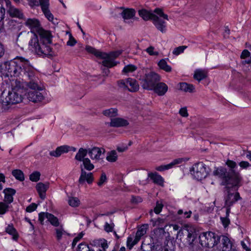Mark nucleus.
<instances>
[{"label": "nucleus", "instance_id": "obj_3", "mask_svg": "<svg viewBox=\"0 0 251 251\" xmlns=\"http://www.w3.org/2000/svg\"><path fill=\"white\" fill-rule=\"evenodd\" d=\"M226 164L229 168L228 170L223 167L216 168L213 175L222 179L221 185L232 184V187H236L242 179L240 173L235 170L237 167V164L233 160L227 159Z\"/></svg>", "mask_w": 251, "mask_h": 251}, {"label": "nucleus", "instance_id": "obj_45", "mask_svg": "<svg viewBox=\"0 0 251 251\" xmlns=\"http://www.w3.org/2000/svg\"><path fill=\"white\" fill-rule=\"evenodd\" d=\"M182 161H183V158H178L174 159L170 163L166 165L167 170L172 168L176 165L181 163L182 162Z\"/></svg>", "mask_w": 251, "mask_h": 251}, {"label": "nucleus", "instance_id": "obj_35", "mask_svg": "<svg viewBox=\"0 0 251 251\" xmlns=\"http://www.w3.org/2000/svg\"><path fill=\"white\" fill-rule=\"evenodd\" d=\"M12 175L15 178L20 181H23L25 180V175L23 172L19 169L13 170L12 171Z\"/></svg>", "mask_w": 251, "mask_h": 251}, {"label": "nucleus", "instance_id": "obj_50", "mask_svg": "<svg viewBox=\"0 0 251 251\" xmlns=\"http://www.w3.org/2000/svg\"><path fill=\"white\" fill-rule=\"evenodd\" d=\"M187 48L186 46H181L176 48L173 51V53L176 55H178L184 51L185 49Z\"/></svg>", "mask_w": 251, "mask_h": 251}, {"label": "nucleus", "instance_id": "obj_31", "mask_svg": "<svg viewBox=\"0 0 251 251\" xmlns=\"http://www.w3.org/2000/svg\"><path fill=\"white\" fill-rule=\"evenodd\" d=\"M179 89L185 92L192 93L195 89L194 86L192 84H189L186 82H180Z\"/></svg>", "mask_w": 251, "mask_h": 251}, {"label": "nucleus", "instance_id": "obj_53", "mask_svg": "<svg viewBox=\"0 0 251 251\" xmlns=\"http://www.w3.org/2000/svg\"><path fill=\"white\" fill-rule=\"evenodd\" d=\"M220 220H221V221L222 222V224L223 226L225 228H226L227 226H228L230 224V221L229 218H228L227 217H221Z\"/></svg>", "mask_w": 251, "mask_h": 251}, {"label": "nucleus", "instance_id": "obj_2", "mask_svg": "<svg viewBox=\"0 0 251 251\" xmlns=\"http://www.w3.org/2000/svg\"><path fill=\"white\" fill-rule=\"evenodd\" d=\"M3 69L6 72L7 76H23L27 77L28 79L33 77V81L37 80V77L35 76V71L30 64L29 61L22 57L15 58L9 61L5 62L3 64Z\"/></svg>", "mask_w": 251, "mask_h": 251}, {"label": "nucleus", "instance_id": "obj_60", "mask_svg": "<svg viewBox=\"0 0 251 251\" xmlns=\"http://www.w3.org/2000/svg\"><path fill=\"white\" fill-rule=\"evenodd\" d=\"M154 48L152 46H150L146 50V51L150 55H154L157 56L158 55L159 53L158 51H154L153 50Z\"/></svg>", "mask_w": 251, "mask_h": 251}, {"label": "nucleus", "instance_id": "obj_61", "mask_svg": "<svg viewBox=\"0 0 251 251\" xmlns=\"http://www.w3.org/2000/svg\"><path fill=\"white\" fill-rule=\"evenodd\" d=\"M114 227V224H109L107 222H106L104 226L105 231L107 232H112Z\"/></svg>", "mask_w": 251, "mask_h": 251}, {"label": "nucleus", "instance_id": "obj_8", "mask_svg": "<svg viewBox=\"0 0 251 251\" xmlns=\"http://www.w3.org/2000/svg\"><path fill=\"white\" fill-rule=\"evenodd\" d=\"M160 79L161 77L159 74L151 71L141 76L140 84L143 89L151 91L155 84L160 81Z\"/></svg>", "mask_w": 251, "mask_h": 251}, {"label": "nucleus", "instance_id": "obj_24", "mask_svg": "<svg viewBox=\"0 0 251 251\" xmlns=\"http://www.w3.org/2000/svg\"><path fill=\"white\" fill-rule=\"evenodd\" d=\"M152 23L158 30L162 33L166 31V23L160 19L157 15H156L155 18L153 19Z\"/></svg>", "mask_w": 251, "mask_h": 251}, {"label": "nucleus", "instance_id": "obj_55", "mask_svg": "<svg viewBox=\"0 0 251 251\" xmlns=\"http://www.w3.org/2000/svg\"><path fill=\"white\" fill-rule=\"evenodd\" d=\"M49 0H39L38 6H41V9L49 7Z\"/></svg>", "mask_w": 251, "mask_h": 251}, {"label": "nucleus", "instance_id": "obj_6", "mask_svg": "<svg viewBox=\"0 0 251 251\" xmlns=\"http://www.w3.org/2000/svg\"><path fill=\"white\" fill-rule=\"evenodd\" d=\"M29 81L26 82V86L30 90L25 93L27 99L34 103H37L42 101L44 99V96L42 93L43 88L39 84L40 80L37 77V80L33 81L34 78L28 79Z\"/></svg>", "mask_w": 251, "mask_h": 251}, {"label": "nucleus", "instance_id": "obj_19", "mask_svg": "<svg viewBox=\"0 0 251 251\" xmlns=\"http://www.w3.org/2000/svg\"><path fill=\"white\" fill-rule=\"evenodd\" d=\"M139 89V85L136 79L131 78H126V89L131 92H136Z\"/></svg>", "mask_w": 251, "mask_h": 251}, {"label": "nucleus", "instance_id": "obj_10", "mask_svg": "<svg viewBox=\"0 0 251 251\" xmlns=\"http://www.w3.org/2000/svg\"><path fill=\"white\" fill-rule=\"evenodd\" d=\"M224 185L226 186L225 188L227 193L226 196L225 198V205L232 206L238 200L242 199L239 192H236L234 193L235 191L238 190L241 184L240 183L238 184L236 187H232V184H225Z\"/></svg>", "mask_w": 251, "mask_h": 251}, {"label": "nucleus", "instance_id": "obj_13", "mask_svg": "<svg viewBox=\"0 0 251 251\" xmlns=\"http://www.w3.org/2000/svg\"><path fill=\"white\" fill-rule=\"evenodd\" d=\"M25 25L30 28L31 32L33 35L37 34V33L43 28L40 21L36 19H28L25 23Z\"/></svg>", "mask_w": 251, "mask_h": 251}, {"label": "nucleus", "instance_id": "obj_23", "mask_svg": "<svg viewBox=\"0 0 251 251\" xmlns=\"http://www.w3.org/2000/svg\"><path fill=\"white\" fill-rule=\"evenodd\" d=\"M90 244L94 247H101L102 249H99V250H105L108 248L107 240L103 238L95 239L90 242Z\"/></svg>", "mask_w": 251, "mask_h": 251}, {"label": "nucleus", "instance_id": "obj_28", "mask_svg": "<svg viewBox=\"0 0 251 251\" xmlns=\"http://www.w3.org/2000/svg\"><path fill=\"white\" fill-rule=\"evenodd\" d=\"M148 227V224H143L138 227L137 230L134 235L136 236L135 242H138L142 236L144 235L147 232V229Z\"/></svg>", "mask_w": 251, "mask_h": 251}, {"label": "nucleus", "instance_id": "obj_20", "mask_svg": "<svg viewBox=\"0 0 251 251\" xmlns=\"http://www.w3.org/2000/svg\"><path fill=\"white\" fill-rule=\"evenodd\" d=\"M70 146L68 145H63L58 147L55 151L50 152V155L51 156L58 157L64 153H67L69 151Z\"/></svg>", "mask_w": 251, "mask_h": 251}, {"label": "nucleus", "instance_id": "obj_42", "mask_svg": "<svg viewBox=\"0 0 251 251\" xmlns=\"http://www.w3.org/2000/svg\"><path fill=\"white\" fill-rule=\"evenodd\" d=\"M68 203L72 207H77L80 204V201L76 197H70L68 200Z\"/></svg>", "mask_w": 251, "mask_h": 251}, {"label": "nucleus", "instance_id": "obj_56", "mask_svg": "<svg viewBox=\"0 0 251 251\" xmlns=\"http://www.w3.org/2000/svg\"><path fill=\"white\" fill-rule=\"evenodd\" d=\"M137 66L131 64H126V75L129 73L134 72L137 70Z\"/></svg>", "mask_w": 251, "mask_h": 251}, {"label": "nucleus", "instance_id": "obj_25", "mask_svg": "<svg viewBox=\"0 0 251 251\" xmlns=\"http://www.w3.org/2000/svg\"><path fill=\"white\" fill-rule=\"evenodd\" d=\"M148 177L152 180V182L158 185L163 186L164 185V179L159 175L157 172L149 173L148 174Z\"/></svg>", "mask_w": 251, "mask_h": 251}, {"label": "nucleus", "instance_id": "obj_62", "mask_svg": "<svg viewBox=\"0 0 251 251\" xmlns=\"http://www.w3.org/2000/svg\"><path fill=\"white\" fill-rule=\"evenodd\" d=\"M251 57L250 52L248 50H244L242 51L241 54V58L242 59H246Z\"/></svg>", "mask_w": 251, "mask_h": 251}, {"label": "nucleus", "instance_id": "obj_38", "mask_svg": "<svg viewBox=\"0 0 251 251\" xmlns=\"http://www.w3.org/2000/svg\"><path fill=\"white\" fill-rule=\"evenodd\" d=\"M102 114L105 116L111 118L114 117L118 115V110L116 108H111L103 110Z\"/></svg>", "mask_w": 251, "mask_h": 251}, {"label": "nucleus", "instance_id": "obj_63", "mask_svg": "<svg viewBox=\"0 0 251 251\" xmlns=\"http://www.w3.org/2000/svg\"><path fill=\"white\" fill-rule=\"evenodd\" d=\"M179 113L183 117H187L188 116L187 108L186 107L181 108L179 111Z\"/></svg>", "mask_w": 251, "mask_h": 251}, {"label": "nucleus", "instance_id": "obj_54", "mask_svg": "<svg viewBox=\"0 0 251 251\" xmlns=\"http://www.w3.org/2000/svg\"><path fill=\"white\" fill-rule=\"evenodd\" d=\"M163 205L162 203H159L158 201H157L156 203V206L154 208L153 211L156 214H158L162 211L163 208Z\"/></svg>", "mask_w": 251, "mask_h": 251}, {"label": "nucleus", "instance_id": "obj_48", "mask_svg": "<svg viewBox=\"0 0 251 251\" xmlns=\"http://www.w3.org/2000/svg\"><path fill=\"white\" fill-rule=\"evenodd\" d=\"M77 251H90V248L88 244L85 242L79 244L77 248Z\"/></svg>", "mask_w": 251, "mask_h": 251}, {"label": "nucleus", "instance_id": "obj_4", "mask_svg": "<svg viewBox=\"0 0 251 251\" xmlns=\"http://www.w3.org/2000/svg\"><path fill=\"white\" fill-rule=\"evenodd\" d=\"M85 49L88 52L94 54L98 58L103 59L101 64L104 68H102V70L103 73L106 75H108L110 73L108 68L117 65V62L114 60L122 53L121 50L112 51L109 53L102 52L90 46H86Z\"/></svg>", "mask_w": 251, "mask_h": 251}, {"label": "nucleus", "instance_id": "obj_16", "mask_svg": "<svg viewBox=\"0 0 251 251\" xmlns=\"http://www.w3.org/2000/svg\"><path fill=\"white\" fill-rule=\"evenodd\" d=\"M50 183L46 182L43 183L40 182L37 183L36 185V189L39 194V197L42 200H44L46 198V194L48 189L49 188Z\"/></svg>", "mask_w": 251, "mask_h": 251}, {"label": "nucleus", "instance_id": "obj_58", "mask_svg": "<svg viewBox=\"0 0 251 251\" xmlns=\"http://www.w3.org/2000/svg\"><path fill=\"white\" fill-rule=\"evenodd\" d=\"M48 212H41L39 214V221L41 225L44 224V221L48 216Z\"/></svg>", "mask_w": 251, "mask_h": 251}, {"label": "nucleus", "instance_id": "obj_47", "mask_svg": "<svg viewBox=\"0 0 251 251\" xmlns=\"http://www.w3.org/2000/svg\"><path fill=\"white\" fill-rule=\"evenodd\" d=\"M153 12L158 15H159L160 17H162L163 19L167 20L168 21L169 20L168 15L164 13L162 9L160 8H156L154 10Z\"/></svg>", "mask_w": 251, "mask_h": 251}, {"label": "nucleus", "instance_id": "obj_7", "mask_svg": "<svg viewBox=\"0 0 251 251\" xmlns=\"http://www.w3.org/2000/svg\"><path fill=\"white\" fill-rule=\"evenodd\" d=\"M221 236L212 231L203 232L199 235V243L202 247L213 248L220 242Z\"/></svg>", "mask_w": 251, "mask_h": 251}, {"label": "nucleus", "instance_id": "obj_36", "mask_svg": "<svg viewBox=\"0 0 251 251\" xmlns=\"http://www.w3.org/2000/svg\"><path fill=\"white\" fill-rule=\"evenodd\" d=\"M114 12L115 13V14L113 15L114 17L122 16L124 21H126V8L124 7L123 6L115 8L114 11L111 13L112 14H113Z\"/></svg>", "mask_w": 251, "mask_h": 251}, {"label": "nucleus", "instance_id": "obj_21", "mask_svg": "<svg viewBox=\"0 0 251 251\" xmlns=\"http://www.w3.org/2000/svg\"><path fill=\"white\" fill-rule=\"evenodd\" d=\"M138 14L144 21L153 20L156 16L151 10H148L146 9H142L138 11Z\"/></svg>", "mask_w": 251, "mask_h": 251}, {"label": "nucleus", "instance_id": "obj_15", "mask_svg": "<svg viewBox=\"0 0 251 251\" xmlns=\"http://www.w3.org/2000/svg\"><path fill=\"white\" fill-rule=\"evenodd\" d=\"M219 236L222 238V251H238L227 236L224 235Z\"/></svg>", "mask_w": 251, "mask_h": 251}, {"label": "nucleus", "instance_id": "obj_27", "mask_svg": "<svg viewBox=\"0 0 251 251\" xmlns=\"http://www.w3.org/2000/svg\"><path fill=\"white\" fill-rule=\"evenodd\" d=\"M110 127H122L126 126V120L121 118H111V122L107 123Z\"/></svg>", "mask_w": 251, "mask_h": 251}, {"label": "nucleus", "instance_id": "obj_52", "mask_svg": "<svg viewBox=\"0 0 251 251\" xmlns=\"http://www.w3.org/2000/svg\"><path fill=\"white\" fill-rule=\"evenodd\" d=\"M143 199L140 196H135L132 195L131 199L130 200V202L132 204H138L139 203H140L142 202Z\"/></svg>", "mask_w": 251, "mask_h": 251}, {"label": "nucleus", "instance_id": "obj_5", "mask_svg": "<svg viewBox=\"0 0 251 251\" xmlns=\"http://www.w3.org/2000/svg\"><path fill=\"white\" fill-rule=\"evenodd\" d=\"M23 91V88L18 86L16 83V85L12 88V90L8 92L7 95L4 96V92H2L0 98L2 111H6L12 105L21 102L23 99L22 95Z\"/></svg>", "mask_w": 251, "mask_h": 251}, {"label": "nucleus", "instance_id": "obj_46", "mask_svg": "<svg viewBox=\"0 0 251 251\" xmlns=\"http://www.w3.org/2000/svg\"><path fill=\"white\" fill-rule=\"evenodd\" d=\"M49 7L47 8H42L41 9L43 13L44 14L45 17L50 21H52L53 20V16L52 13L50 12L49 9Z\"/></svg>", "mask_w": 251, "mask_h": 251}, {"label": "nucleus", "instance_id": "obj_29", "mask_svg": "<svg viewBox=\"0 0 251 251\" xmlns=\"http://www.w3.org/2000/svg\"><path fill=\"white\" fill-rule=\"evenodd\" d=\"M7 13L11 17H16L20 19H23L24 16L22 12L19 9L14 7H10L7 9Z\"/></svg>", "mask_w": 251, "mask_h": 251}, {"label": "nucleus", "instance_id": "obj_51", "mask_svg": "<svg viewBox=\"0 0 251 251\" xmlns=\"http://www.w3.org/2000/svg\"><path fill=\"white\" fill-rule=\"evenodd\" d=\"M69 33V39L67 42V45L71 47L74 46L77 43L76 40L74 38L72 34L70 32H67Z\"/></svg>", "mask_w": 251, "mask_h": 251}, {"label": "nucleus", "instance_id": "obj_40", "mask_svg": "<svg viewBox=\"0 0 251 251\" xmlns=\"http://www.w3.org/2000/svg\"><path fill=\"white\" fill-rule=\"evenodd\" d=\"M117 159L116 151L114 150L111 151L107 153L106 160L110 162H115Z\"/></svg>", "mask_w": 251, "mask_h": 251}, {"label": "nucleus", "instance_id": "obj_11", "mask_svg": "<svg viewBox=\"0 0 251 251\" xmlns=\"http://www.w3.org/2000/svg\"><path fill=\"white\" fill-rule=\"evenodd\" d=\"M190 171L193 172V175L196 179L201 180L209 175L211 170L202 162H199L195 163Z\"/></svg>", "mask_w": 251, "mask_h": 251}, {"label": "nucleus", "instance_id": "obj_59", "mask_svg": "<svg viewBox=\"0 0 251 251\" xmlns=\"http://www.w3.org/2000/svg\"><path fill=\"white\" fill-rule=\"evenodd\" d=\"M37 207V205L35 203H32L26 207L25 211L27 212H32L35 211Z\"/></svg>", "mask_w": 251, "mask_h": 251}, {"label": "nucleus", "instance_id": "obj_43", "mask_svg": "<svg viewBox=\"0 0 251 251\" xmlns=\"http://www.w3.org/2000/svg\"><path fill=\"white\" fill-rule=\"evenodd\" d=\"M41 174L38 171H34L29 176V179L32 182H37L40 180Z\"/></svg>", "mask_w": 251, "mask_h": 251}, {"label": "nucleus", "instance_id": "obj_1", "mask_svg": "<svg viewBox=\"0 0 251 251\" xmlns=\"http://www.w3.org/2000/svg\"><path fill=\"white\" fill-rule=\"evenodd\" d=\"M52 38L53 36L50 31L42 28L37 34L33 35L28 44L38 55L52 58L57 55L50 46L52 44Z\"/></svg>", "mask_w": 251, "mask_h": 251}, {"label": "nucleus", "instance_id": "obj_49", "mask_svg": "<svg viewBox=\"0 0 251 251\" xmlns=\"http://www.w3.org/2000/svg\"><path fill=\"white\" fill-rule=\"evenodd\" d=\"M84 235V233L83 231L79 233L78 235L75 237L72 243V249H74L75 247V246L76 243L82 238L83 235Z\"/></svg>", "mask_w": 251, "mask_h": 251}, {"label": "nucleus", "instance_id": "obj_22", "mask_svg": "<svg viewBox=\"0 0 251 251\" xmlns=\"http://www.w3.org/2000/svg\"><path fill=\"white\" fill-rule=\"evenodd\" d=\"M88 153L92 159L100 160V156L102 153L101 150L100 148L94 147L91 149H88Z\"/></svg>", "mask_w": 251, "mask_h": 251}, {"label": "nucleus", "instance_id": "obj_30", "mask_svg": "<svg viewBox=\"0 0 251 251\" xmlns=\"http://www.w3.org/2000/svg\"><path fill=\"white\" fill-rule=\"evenodd\" d=\"M5 232L11 235L13 240L17 241L19 238V235L16 229L14 227L12 224H9L5 228Z\"/></svg>", "mask_w": 251, "mask_h": 251}, {"label": "nucleus", "instance_id": "obj_39", "mask_svg": "<svg viewBox=\"0 0 251 251\" xmlns=\"http://www.w3.org/2000/svg\"><path fill=\"white\" fill-rule=\"evenodd\" d=\"M135 239L136 236L134 234H131L127 237L126 240V247L129 250H131L135 245L138 243V242H135Z\"/></svg>", "mask_w": 251, "mask_h": 251}, {"label": "nucleus", "instance_id": "obj_14", "mask_svg": "<svg viewBox=\"0 0 251 251\" xmlns=\"http://www.w3.org/2000/svg\"><path fill=\"white\" fill-rule=\"evenodd\" d=\"M81 174L78 179L79 184L83 185L86 181L88 184H92L94 181V176L92 173H87L83 168L82 165H80Z\"/></svg>", "mask_w": 251, "mask_h": 251}, {"label": "nucleus", "instance_id": "obj_44", "mask_svg": "<svg viewBox=\"0 0 251 251\" xmlns=\"http://www.w3.org/2000/svg\"><path fill=\"white\" fill-rule=\"evenodd\" d=\"M9 204L5 202H0V215H3L9 210Z\"/></svg>", "mask_w": 251, "mask_h": 251}, {"label": "nucleus", "instance_id": "obj_9", "mask_svg": "<svg viewBox=\"0 0 251 251\" xmlns=\"http://www.w3.org/2000/svg\"><path fill=\"white\" fill-rule=\"evenodd\" d=\"M164 232L165 230L162 228L154 230V234L150 237V242L147 243L146 240L142 242L141 250L142 251H158L157 248L159 245L157 235L158 234H159V235L162 234V236H163Z\"/></svg>", "mask_w": 251, "mask_h": 251}, {"label": "nucleus", "instance_id": "obj_57", "mask_svg": "<svg viewBox=\"0 0 251 251\" xmlns=\"http://www.w3.org/2000/svg\"><path fill=\"white\" fill-rule=\"evenodd\" d=\"M107 177L105 173L102 172L99 181L98 182V185L99 186H101L104 182L106 181Z\"/></svg>", "mask_w": 251, "mask_h": 251}, {"label": "nucleus", "instance_id": "obj_34", "mask_svg": "<svg viewBox=\"0 0 251 251\" xmlns=\"http://www.w3.org/2000/svg\"><path fill=\"white\" fill-rule=\"evenodd\" d=\"M166 59H168V58H166ZM158 66L160 69L166 72H171L172 71V67L168 65L166 59H161L158 63Z\"/></svg>", "mask_w": 251, "mask_h": 251}, {"label": "nucleus", "instance_id": "obj_32", "mask_svg": "<svg viewBox=\"0 0 251 251\" xmlns=\"http://www.w3.org/2000/svg\"><path fill=\"white\" fill-rule=\"evenodd\" d=\"M207 74L206 72L202 70L198 69L195 71L193 77L195 79L200 82L207 77Z\"/></svg>", "mask_w": 251, "mask_h": 251}, {"label": "nucleus", "instance_id": "obj_41", "mask_svg": "<svg viewBox=\"0 0 251 251\" xmlns=\"http://www.w3.org/2000/svg\"><path fill=\"white\" fill-rule=\"evenodd\" d=\"M82 162L84 168L86 170L91 171L94 169V165L91 163V161L88 158H85Z\"/></svg>", "mask_w": 251, "mask_h": 251}, {"label": "nucleus", "instance_id": "obj_12", "mask_svg": "<svg viewBox=\"0 0 251 251\" xmlns=\"http://www.w3.org/2000/svg\"><path fill=\"white\" fill-rule=\"evenodd\" d=\"M185 232L187 235V242L190 248H193L198 243L197 238L199 237V235L197 233L196 230L192 227L187 228Z\"/></svg>", "mask_w": 251, "mask_h": 251}, {"label": "nucleus", "instance_id": "obj_17", "mask_svg": "<svg viewBox=\"0 0 251 251\" xmlns=\"http://www.w3.org/2000/svg\"><path fill=\"white\" fill-rule=\"evenodd\" d=\"M168 89V87L166 84L164 82L159 81L153 87L151 91H153L155 94L159 96H164Z\"/></svg>", "mask_w": 251, "mask_h": 251}, {"label": "nucleus", "instance_id": "obj_33", "mask_svg": "<svg viewBox=\"0 0 251 251\" xmlns=\"http://www.w3.org/2000/svg\"><path fill=\"white\" fill-rule=\"evenodd\" d=\"M87 153L88 150L87 149L80 148L75 156V159L79 161H83Z\"/></svg>", "mask_w": 251, "mask_h": 251}, {"label": "nucleus", "instance_id": "obj_37", "mask_svg": "<svg viewBox=\"0 0 251 251\" xmlns=\"http://www.w3.org/2000/svg\"><path fill=\"white\" fill-rule=\"evenodd\" d=\"M48 216L47 217L48 221L50 223L51 225L57 227L59 225L58 219L52 214L49 213Z\"/></svg>", "mask_w": 251, "mask_h": 251}, {"label": "nucleus", "instance_id": "obj_18", "mask_svg": "<svg viewBox=\"0 0 251 251\" xmlns=\"http://www.w3.org/2000/svg\"><path fill=\"white\" fill-rule=\"evenodd\" d=\"M4 194V201L7 204L11 203L14 200L13 196L15 195L16 191L12 188H6L3 190Z\"/></svg>", "mask_w": 251, "mask_h": 251}, {"label": "nucleus", "instance_id": "obj_64", "mask_svg": "<svg viewBox=\"0 0 251 251\" xmlns=\"http://www.w3.org/2000/svg\"><path fill=\"white\" fill-rule=\"evenodd\" d=\"M117 84L119 89L123 90L126 89V82L124 79L117 81Z\"/></svg>", "mask_w": 251, "mask_h": 251}, {"label": "nucleus", "instance_id": "obj_26", "mask_svg": "<svg viewBox=\"0 0 251 251\" xmlns=\"http://www.w3.org/2000/svg\"><path fill=\"white\" fill-rule=\"evenodd\" d=\"M136 11L133 8H126V24H131L133 21H139V18L135 16Z\"/></svg>", "mask_w": 251, "mask_h": 251}]
</instances>
